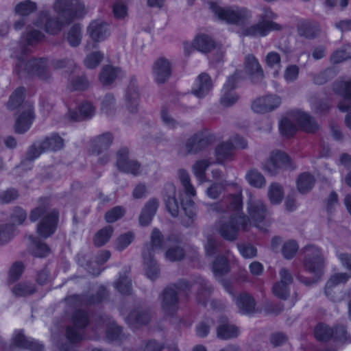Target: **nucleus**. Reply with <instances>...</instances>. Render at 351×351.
<instances>
[{
	"instance_id": "nucleus-59",
	"label": "nucleus",
	"mask_w": 351,
	"mask_h": 351,
	"mask_svg": "<svg viewBox=\"0 0 351 351\" xmlns=\"http://www.w3.org/2000/svg\"><path fill=\"white\" fill-rule=\"evenodd\" d=\"M184 256V249L178 245L169 247L165 252L166 258L172 262L181 261Z\"/></svg>"
},
{
	"instance_id": "nucleus-64",
	"label": "nucleus",
	"mask_w": 351,
	"mask_h": 351,
	"mask_svg": "<svg viewBox=\"0 0 351 351\" xmlns=\"http://www.w3.org/2000/svg\"><path fill=\"white\" fill-rule=\"evenodd\" d=\"M104 58L101 52L95 51L88 54L84 60V64L88 69H94L99 65Z\"/></svg>"
},
{
	"instance_id": "nucleus-9",
	"label": "nucleus",
	"mask_w": 351,
	"mask_h": 351,
	"mask_svg": "<svg viewBox=\"0 0 351 351\" xmlns=\"http://www.w3.org/2000/svg\"><path fill=\"white\" fill-rule=\"evenodd\" d=\"M210 211H213L219 214L227 213L231 215H239L243 213L242 210V197L241 194L231 195L221 200L208 204Z\"/></svg>"
},
{
	"instance_id": "nucleus-10",
	"label": "nucleus",
	"mask_w": 351,
	"mask_h": 351,
	"mask_svg": "<svg viewBox=\"0 0 351 351\" xmlns=\"http://www.w3.org/2000/svg\"><path fill=\"white\" fill-rule=\"evenodd\" d=\"M73 326L66 328L67 339L73 343L81 341L84 337V329L89 322L88 313L82 310H76L72 316Z\"/></svg>"
},
{
	"instance_id": "nucleus-48",
	"label": "nucleus",
	"mask_w": 351,
	"mask_h": 351,
	"mask_svg": "<svg viewBox=\"0 0 351 351\" xmlns=\"http://www.w3.org/2000/svg\"><path fill=\"white\" fill-rule=\"evenodd\" d=\"M82 26L80 24L73 25L69 30L66 36V40L69 45L75 47L80 45L82 41Z\"/></svg>"
},
{
	"instance_id": "nucleus-44",
	"label": "nucleus",
	"mask_w": 351,
	"mask_h": 351,
	"mask_svg": "<svg viewBox=\"0 0 351 351\" xmlns=\"http://www.w3.org/2000/svg\"><path fill=\"white\" fill-rule=\"evenodd\" d=\"M11 291L15 297H27L34 294L36 292V288L32 283L21 282L16 284Z\"/></svg>"
},
{
	"instance_id": "nucleus-54",
	"label": "nucleus",
	"mask_w": 351,
	"mask_h": 351,
	"mask_svg": "<svg viewBox=\"0 0 351 351\" xmlns=\"http://www.w3.org/2000/svg\"><path fill=\"white\" fill-rule=\"evenodd\" d=\"M246 179L251 186L256 188H262L266 183L264 176L255 169L250 170L246 174Z\"/></svg>"
},
{
	"instance_id": "nucleus-7",
	"label": "nucleus",
	"mask_w": 351,
	"mask_h": 351,
	"mask_svg": "<svg viewBox=\"0 0 351 351\" xmlns=\"http://www.w3.org/2000/svg\"><path fill=\"white\" fill-rule=\"evenodd\" d=\"M250 227L249 219L243 213L231 215L228 221L219 220L217 230L220 235L228 241H234L240 230H247Z\"/></svg>"
},
{
	"instance_id": "nucleus-53",
	"label": "nucleus",
	"mask_w": 351,
	"mask_h": 351,
	"mask_svg": "<svg viewBox=\"0 0 351 351\" xmlns=\"http://www.w3.org/2000/svg\"><path fill=\"white\" fill-rule=\"evenodd\" d=\"M213 271L215 276H222L229 271L228 260L223 256H218L213 264Z\"/></svg>"
},
{
	"instance_id": "nucleus-39",
	"label": "nucleus",
	"mask_w": 351,
	"mask_h": 351,
	"mask_svg": "<svg viewBox=\"0 0 351 351\" xmlns=\"http://www.w3.org/2000/svg\"><path fill=\"white\" fill-rule=\"evenodd\" d=\"M216 157L219 162L232 160L234 154V147L228 141L220 143L216 148Z\"/></svg>"
},
{
	"instance_id": "nucleus-38",
	"label": "nucleus",
	"mask_w": 351,
	"mask_h": 351,
	"mask_svg": "<svg viewBox=\"0 0 351 351\" xmlns=\"http://www.w3.org/2000/svg\"><path fill=\"white\" fill-rule=\"evenodd\" d=\"M215 47L214 40L208 36L200 34L195 37L193 47L202 53H208Z\"/></svg>"
},
{
	"instance_id": "nucleus-51",
	"label": "nucleus",
	"mask_w": 351,
	"mask_h": 351,
	"mask_svg": "<svg viewBox=\"0 0 351 351\" xmlns=\"http://www.w3.org/2000/svg\"><path fill=\"white\" fill-rule=\"evenodd\" d=\"M29 239L34 245L32 252L34 256L42 258L50 254L51 250L45 243L36 240L33 236H30Z\"/></svg>"
},
{
	"instance_id": "nucleus-17",
	"label": "nucleus",
	"mask_w": 351,
	"mask_h": 351,
	"mask_svg": "<svg viewBox=\"0 0 351 351\" xmlns=\"http://www.w3.org/2000/svg\"><path fill=\"white\" fill-rule=\"evenodd\" d=\"M239 73L236 72L228 78L222 88L220 104L224 107L234 104L239 99V96L233 91L239 79Z\"/></svg>"
},
{
	"instance_id": "nucleus-47",
	"label": "nucleus",
	"mask_w": 351,
	"mask_h": 351,
	"mask_svg": "<svg viewBox=\"0 0 351 351\" xmlns=\"http://www.w3.org/2000/svg\"><path fill=\"white\" fill-rule=\"evenodd\" d=\"M351 58V43L343 45L341 48L335 51L330 57L333 64H339Z\"/></svg>"
},
{
	"instance_id": "nucleus-15",
	"label": "nucleus",
	"mask_w": 351,
	"mask_h": 351,
	"mask_svg": "<svg viewBox=\"0 0 351 351\" xmlns=\"http://www.w3.org/2000/svg\"><path fill=\"white\" fill-rule=\"evenodd\" d=\"M350 278V276L347 273H338L332 276L326 284V295L334 302H341L343 295L341 291L335 290V287L340 283L347 282Z\"/></svg>"
},
{
	"instance_id": "nucleus-43",
	"label": "nucleus",
	"mask_w": 351,
	"mask_h": 351,
	"mask_svg": "<svg viewBox=\"0 0 351 351\" xmlns=\"http://www.w3.org/2000/svg\"><path fill=\"white\" fill-rule=\"evenodd\" d=\"M315 182V178L309 173H301L297 179V187L300 193L305 194L309 192Z\"/></svg>"
},
{
	"instance_id": "nucleus-24",
	"label": "nucleus",
	"mask_w": 351,
	"mask_h": 351,
	"mask_svg": "<svg viewBox=\"0 0 351 351\" xmlns=\"http://www.w3.org/2000/svg\"><path fill=\"white\" fill-rule=\"evenodd\" d=\"M87 32L95 43L101 42L110 35L107 23L99 20L92 21L87 28Z\"/></svg>"
},
{
	"instance_id": "nucleus-30",
	"label": "nucleus",
	"mask_w": 351,
	"mask_h": 351,
	"mask_svg": "<svg viewBox=\"0 0 351 351\" xmlns=\"http://www.w3.org/2000/svg\"><path fill=\"white\" fill-rule=\"evenodd\" d=\"M158 206L159 201L156 198H151L147 202L139 216V223L141 226H145L151 223Z\"/></svg>"
},
{
	"instance_id": "nucleus-41",
	"label": "nucleus",
	"mask_w": 351,
	"mask_h": 351,
	"mask_svg": "<svg viewBox=\"0 0 351 351\" xmlns=\"http://www.w3.org/2000/svg\"><path fill=\"white\" fill-rule=\"evenodd\" d=\"M197 283L199 285L197 301L198 303L205 306L210 298L213 287L205 279L202 278H199L197 280Z\"/></svg>"
},
{
	"instance_id": "nucleus-55",
	"label": "nucleus",
	"mask_w": 351,
	"mask_h": 351,
	"mask_svg": "<svg viewBox=\"0 0 351 351\" xmlns=\"http://www.w3.org/2000/svg\"><path fill=\"white\" fill-rule=\"evenodd\" d=\"M215 325V321L213 318L206 317L200 322L195 328L196 335L201 338L208 336L210 329Z\"/></svg>"
},
{
	"instance_id": "nucleus-13",
	"label": "nucleus",
	"mask_w": 351,
	"mask_h": 351,
	"mask_svg": "<svg viewBox=\"0 0 351 351\" xmlns=\"http://www.w3.org/2000/svg\"><path fill=\"white\" fill-rule=\"evenodd\" d=\"M210 143V138L204 132H198L187 139L184 147L179 150V154L186 156L187 154H197L206 148Z\"/></svg>"
},
{
	"instance_id": "nucleus-25",
	"label": "nucleus",
	"mask_w": 351,
	"mask_h": 351,
	"mask_svg": "<svg viewBox=\"0 0 351 351\" xmlns=\"http://www.w3.org/2000/svg\"><path fill=\"white\" fill-rule=\"evenodd\" d=\"M176 189L171 183L167 184L164 188L163 199L166 208L172 217H177L179 212V204L176 197Z\"/></svg>"
},
{
	"instance_id": "nucleus-18",
	"label": "nucleus",
	"mask_w": 351,
	"mask_h": 351,
	"mask_svg": "<svg viewBox=\"0 0 351 351\" xmlns=\"http://www.w3.org/2000/svg\"><path fill=\"white\" fill-rule=\"evenodd\" d=\"M240 333L239 328L230 324L226 317L221 316L219 317L216 328V335L218 339L221 340L233 339L237 338Z\"/></svg>"
},
{
	"instance_id": "nucleus-36",
	"label": "nucleus",
	"mask_w": 351,
	"mask_h": 351,
	"mask_svg": "<svg viewBox=\"0 0 351 351\" xmlns=\"http://www.w3.org/2000/svg\"><path fill=\"white\" fill-rule=\"evenodd\" d=\"M239 311L242 314H250L255 312L256 302L252 295L247 293L240 294L236 300Z\"/></svg>"
},
{
	"instance_id": "nucleus-35",
	"label": "nucleus",
	"mask_w": 351,
	"mask_h": 351,
	"mask_svg": "<svg viewBox=\"0 0 351 351\" xmlns=\"http://www.w3.org/2000/svg\"><path fill=\"white\" fill-rule=\"evenodd\" d=\"M113 136L110 132H105L95 137L92 141L93 152L99 154L106 151L112 145Z\"/></svg>"
},
{
	"instance_id": "nucleus-56",
	"label": "nucleus",
	"mask_w": 351,
	"mask_h": 351,
	"mask_svg": "<svg viewBox=\"0 0 351 351\" xmlns=\"http://www.w3.org/2000/svg\"><path fill=\"white\" fill-rule=\"evenodd\" d=\"M113 232L111 226H106L98 231L94 237V243L100 247L108 241Z\"/></svg>"
},
{
	"instance_id": "nucleus-26",
	"label": "nucleus",
	"mask_w": 351,
	"mask_h": 351,
	"mask_svg": "<svg viewBox=\"0 0 351 351\" xmlns=\"http://www.w3.org/2000/svg\"><path fill=\"white\" fill-rule=\"evenodd\" d=\"M139 93L136 80L132 79L125 93V106L132 113L136 112L139 104Z\"/></svg>"
},
{
	"instance_id": "nucleus-16",
	"label": "nucleus",
	"mask_w": 351,
	"mask_h": 351,
	"mask_svg": "<svg viewBox=\"0 0 351 351\" xmlns=\"http://www.w3.org/2000/svg\"><path fill=\"white\" fill-rule=\"evenodd\" d=\"M332 89L334 92L343 97L338 108L341 112L351 110V79L348 81L337 80L333 83Z\"/></svg>"
},
{
	"instance_id": "nucleus-33",
	"label": "nucleus",
	"mask_w": 351,
	"mask_h": 351,
	"mask_svg": "<svg viewBox=\"0 0 351 351\" xmlns=\"http://www.w3.org/2000/svg\"><path fill=\"white\" fill-rule=\"evenodd\" d=\"M41 143L43 150L46 152H58L64 147V140L58 133H52L45 136Z\"/></svg>"
},
{
	"instance_id": "nucleus-2",
	"label": "nucleus",
	"mask_w": 351,
	"mask_h": 351,
	"mask_svg": "<svg viewBox=\"0 0 351 351\" xmlns=\"http://www.w3.org/2000/svg\"><path fill=\"white\" fill-rule=\"evenodd\" d=\"M53 9L63 21L51 16L49 11L43 10L34 22L36 27L44 26L45 32L53 35L59 33L65 23L69 24L86 14L85 5L80 0H57Z\"/></svg>"
},
{
	"instance_id": "nucleus-62",
	"label": "nucleus",
	"mask_w": 351,
	"mask_h": 351,
	"mask_svg": "<svg viewBox=\"0 0 351 351\" xmlns=\"http://www.w3.org/2000/svg\"><path fill=\"white\" fill-rule=\"evenodd\" d=\"M44 152H46V151L43 150L41 141L34 143L28 148L26 152L25 160L33 161Z\"/></svg>"
},
{
	"instance_id": "nucleus-21",
	"label": "nucleus",
	"mask_w": 351,
	"mask_h": 351,
	"mask_svg": "<svg viewBox=\"0 0 351 351\" xmlns=\"http://www.w3.org/2000/svg\"><path fill=\"white\" fill-rule=\"evenodd\" d=\"M280 281L273 286V293L277 298L287 300L289 295V285L293 282V277L289 271L282 268L279 272Z\"/></svg>"
},
{
	"instance_id": "nucleus-40",
	"label": "nucleus",
	"mask_w": 351,
	"mask_h": 351,
	"mask_svg": "<svg viewBox=\"0 0 351 351\" xmlns=\"http://www.w3.org/2000/svg\"><path fill=\"white\" fill-rule=\"evenodd\" d=\"M121 70L111 65L104 66L99 74V80L104 85L111 84L120 75Z\"/></svg>"
},
{
	"instance_id": "nucleus-3",
	"label": "nucleus",
	"mask_w": 351,
	"mask_h": 351,
	"mask_svg": "<svg viewBox=\"0 0 351 351\" xmlns=\"http://www.w3.org/2000/svg\"><path fill=\"white\" fill-rule=\"evenodd\" d=\"M49 200L40 198V204L33 209L29 214V219L34 222L39 219L36 232L39 237L47 239L56 230L58 222V213L56 210H49Z\"/></svg>"
},
{
	"instance_id": "nucleus-34",
	"label": "nucleus",
	"mask_w": 351,
	"mask_h": 351,
	"mask_svg": "<svg viewBox=\"0 0 351 351\" xmlns=\"http://www.w3.org/2000/svg\"><path fill=\"white\" fill-rule=\"evenodd\" d=\"M142 256L145 274L147 278L152 280L158 278L160 269L156 261L154 258V256H152L150 254V252L147 250L145 252H142Z\"/></svg>"
},
{
	"instance_id": "nucleus-45",
	"label": "nucleus",
	"mask_w": 351,
	"mask_h": 351,
	"mask_svg": "<svg viewBox=\"0 0 351 351\" xmlns=\"http://www.w3.org/2000/svg\"><path fill=\"white\" fill-rule=\"evenodd\" d=\"M37 10V5L31 0L21 1L14 8V12L20 16L27 18Z\"/></svg>"
},
{
	"instance_id": "nucleus-1",
	"label": "nucleus",
	"mask_w": 351,
	"mask_h": 351,
	"mask_svg": "<svg viewBox=\"0 0 351 351\" xmlns=\"http://www.w3.org/2000/svg\"><path fill=\"white\" fill-rule=\"evenodd\" d=\"M44 34L36 29H29L23 34L19 44L20 53L16 55L17 62L14 72L19 77L37 75L42 80L50 78L51 73L49 69L48 60L46 58L25 59L24 56L31 53L29 47L34 46L43 40Z\"/></svg>"
},
{
	"instance_id": "nucleus-60",
	"label": "nucleus",
	"mask_w": 351,
	"mask_h": 351,
	"mask_svg": "<svg viewBox=\"0 0 351 351\" xmlns=\"http://www.w3.org/2000/svg\"><path fill=\"white\" fill-rule=\"evenodd\" d=\"M279 129L281 134L286 137L293 136L297 131L296 126L287 118L281 120Z\"/></svg>"
},
{
	"instance_id": "nucleus-22",
	"label": "nucleus",
	"mask_w": 351,
	"mask_h": 351,
	"mask_svg": "<svg viewBox=\"0 0 351 351\" xmlns=\"http://www.w3.org/2000/svg\"><path fill=\"white\" fill-rule=\"evenodd\" d=\"M244 69L253 83H261L263 81V70L254 56L249 54L245 57Z\"/></svg>"
},
{
	"instance_id": "nucleus-50",
	"label": "nucleus",
	"mask_w": 351,
	"mask_h": 351,
	"mask_svg": "<svg viewBox=\"0 0 351 351\" xmlns=\"http://www.w3.org/2000/svg\"><path fill=\"white\" fill-rule=\"evenodd\" d=\"M181 204L185 215L188 217L186 221L185 218H183L182 223L184 226H189L192 223L195 216V203L191 199H189L186 202L182 200Z\"/></svg>"
},
{
	"instance_id": "nucleus-58",
	"label": "nucleus",
	"mask_w": 351,
	"mask_h": 351,
	"mask_svg": "<svg viewBox=\"0 0 351 351\" xmlns=\"http://www.w3.org/2000/svg\"><path fill=\"white\" fill-rule=\"evenodd\" d=\"M268 196L272 204H279L284 196L282 187L277 183H272L269 187Z\"/></svg>"
},
{
	"instance_id": "nucleus-27",
	"label": "nucleus",
	"mask_w": 351,
	"mask_h": 351,
	"mask_svg": "<svg viewBox=\"0 0 351 351\" xmlns=\"http://www.w3.org/2000/svg\"><path fill=\"white\" fill-rule=\"evenodd\" d=\"M151 317L152 314L149 309L138 307L129 313L125 320L129 325L137 326L148 324Z\"/></svg>"
},
{
	"instance_id": "nucleus-61",
	"label": "nucleus",
	"mask_w": 351,
	"mask_h": 351,
	"mask_svg": "<svg viewBox=\"0 0 351 351\" xmlns=\"http://www.w3.org/2000/svg\"><path fill=\"white\" fill-rule=\"evenodd\" d=\"M298 250V245L293 240H289L284 243L282 247V254L286 259H291Z\"/></svg>"
},
{
	"instance_id": "nucleus-8",
	"label": "nucleus",
	"mask_w": 351,
	"mask_h": 351,
	"mask_svg": "<svg viewBox=\"0 0 351 351\" xmlns=\"http://www.w3.org/2000/svg\"><path fill=\"white\" fill-rule=\"evenodd\" d=\"M304 252L303 264L305 269L316 277H320L324 267V258L321 250L313 245H310L304 248Z\"/></svg>"
},
{
	"instance_id": "nucleus-52",
	"label": "nucleus",
	"mask_w": 351,
	"mask_h": 351,
	"mask_svg": "<svg viewBox=\"0 0 351 351\" xmlns=\"http://www.w3.org/2000/svg\"><path fill=\"white\" fill-rule=\"evenodd\" d=\"M114 287L123 295H130L132 293L131 280L125 274H119V278L115 282Z\"/></svg>"
},
{
	"instance_id": "nucleus-6",
	"label": "nucleus",
	"mask_w": 351,
	"mask_h": 351,
	"mask_svg": "<svg viewBox=\"0 0 351 351\" xmlns=\"http://www.w3.org/2000/svg\"><path fill=\"white\" fill-rule=\"evenodd\" d=\"M210 8L220 20L228 24L243 25L252 18V12L245 7L222 8L214 3H210Z\"/></svg>"
},
{
	"instance_id": "nucleus-20",
	"label": "nucleus",
	"mask_w": 351,
	"mask_h": 351,
	"mask_svg": "<svg viewBox=\"0 0 351 351\" xmlns=\"http://www.w3.org/2000/svg\"><path fill=\"white\" fill-rule=\"evenodd\" d=\"M280 29V25L272 21H260L245 29L242 32L244 36L262 37L265 36L270 31Z\"/></svg>"
},
{
	"instance_id": "nucleus-42",
	"label": "nucleus",
	"mask_w": 351,
	"mask_h": 351,
	"mask_svg": "<svg viewBox=\"0 0 351 351\" xmlns=\"http://www.w3.org/2000/svg\"><path fill=\"white\" fill-rule=\"evenodd\" d=\"M295 118L300 127L308 132H314L318 129V125L314 119L305 112H297Z\"/></svg>"
},
{
	"instance_id": "nucleus-46",
	"label": "nucleus",
	"mask_w": 351,
	"mask_h": 351,
	"mask_svg": "<svg viewBox=\"0 0 351 351\" xmlns=\"http://www.w3.org/2000/svg\"><path fill=\"white\" fill-rule=\"evenodd\" d=\"M314 335L318 341L326 342L333 338L334 330L329 326L321 323L315 327Z\"/></svg>"
},
{
	"instance_id": "nucleus-12",
	"label": "nucleus",
	"mask_w": 351,
	"mask_h": 351,
	"mask_svg": "<svg viewBox=\"0 0 351 351\" xmlns=\"http://www.w3.org/2000/svg\"><path fill=\"white\" fill-rule=\"evenodd\" d=\"M106 295V289L101 287L95 296L89 297L86 295L74 294L66 298L65 302L69 308H77L84 306L101 302Z\"/></svg>"
},
{
	"instance_id": "nucleus-57",
	"label": "nucleus",
	"mask_w": 351,
	"mask_h": 351,
	"mask_svg": "<svg viewBox=\"0 0 351 351\" xmlns=\"http://www.w3.org/2000/svg\"><path fill=\"white\" fill-rule=\"evenodd\" d=\"M210 163L208 160H201L197 161L193 166V171L196 178L201 182L205 181L206 171Z\"/></svg>"
},
{
	"instance_id": "nucleus-23",
	"label": "nucleus",
	"mask_w": 351,
	"mask_h": 351,
	"mask_svg": "<svg viewBox=\"0 0 351 351\" xmlns=\"http://www.w3.org/2000/svg\"><path fill=\"white\" fill-rule=\"evenodd\" d=\"M280 103L281 99L278 96L267 95L254 100L252 108L255 112L265 113L278 107Z\"/></svg>"
},
{
	"instance_id": "nucleus-32",
	"label": "nucleus",
	"mask_w": 351,
	"mask_h": 351,
	"mask_svg": "<svg viewBox=\"0 0 351 351\" xmlns=\"http://www.w3.org/2000/svg\"><path fill=\"white\" fill-rule=\"evenodd\" d=\"M298 34L308 39H313L318 36L321 32L320 25L315 21H304L298 27Z\"/></svg>"
},
{
	"instance_id": "nucleus-63",
	"label": "nucleus",
	"mask_w": 351,
	"mask_h": 351,
	"mask_svg": "<svg viewBox=\"0 0 351 351\" xmlns=\"http://www.w3.org/2000/svg\"><path fill=\"white\" fill-rule=\"evenodd\" d=\"M124 214V208L120 206H117L106 212L105 214V219L108 223H114L121 219Z\"/></svg>"
},
{
	"instance_id": "nucleus-19",
	"label": "nucleus",
	"mask_w": 351,
	"mask_h": 351,
	"mask_svg": "<svg viewBox=\"0 0 351 351\" xmlns=\"http://www.w3.org/2000/svg\"><path fill=\"white\" fill-rule=\"evenodd\" d=\"M152 73L156 83L160 84L165 83L171 75L170 62L165 58L157 59L153 64Z\"/></svg>"
},
{
	"instance_id": "nucleus-4",
	"label": "nucleus",
	"mask_w": 351,
	"mask_h": 351,
	"mask_svg": "<svg viewBox=\"0 0 351 351\" xmlns=\"http://www.w3.org/2000/svg\"><path fill=\"white\" fill-rule=\"evenodd\" d=\"M25 95V88L19 87L10 96L6 104L7 108L10 110H15L22 105V111L16 119L14 127L15 133L20 134H24L30 128L35 118L32 104L29 102L23 104Z\"/></svg>"
},
{
	"instance_id": "nucleus-28",
	"label": "nucleus",
	"mask_w": 351,
	"mask_h": 351,
	"mask_svg": "<svg viewBox=\"0 0 351 351\" xmlns=\"http://www.w3.org/2000/svg\"><path fill=\"white\" fill-rule=\"evenodd\" d=\"M95 112V108L92 103L84 101L78 106L77 110H70L69 117L72 121H82L92 118Z\"/></svg>"
},
{
	"instance_id": "nucleus-14",
	"label": "nucleus",
	"mask_w": 351,
	"mask_h": 351,
	"mask_svg": "<svg viewBox=\"0 0 351 351\" xmlns=\"http://www.w3.org/2000/svg\"><path fill=\"white\" fill-rule=\"evenodd\" d=\"M129 149L122 147L117 153V167L121 171L130 173L134 176L141 173V164L135 160L128 158Z\"/></svg>"
},
{
	"instance_id": "nucleus-11",
	"label": "nucleus",
	"mask_w": 351,
	"mask_h": 351,
	"mask_svg": "<svg viewBox=\"0 0 351 351\" xmlns=\"http://www.w3.org/2000/svg\"><path fill=\"white\" fill-rule=\"evenodd\" d=\"M247 216L250 224L258 226L260 223L263 222L269 215V212L265 203L260 199L250 197L247 202Z\"/></svg>"
},
{
	"instance_id": "nucleus-31",
	"label": "nucleus",
	"mask_w": 351,
	"mask_h": 351,
	"mask_svg": "<svg viewBox=\"0 0 351 351\" xmlns=\"http://www.w3.org/2000/svg\"><path fill=\"white\" fill-rule=\"evenodd\" d=\"M13 345L17 348L29 349L31 351H44V346L38 342L26 338L21 332H16L13 337Z\"/></svg>"
},
{
	"instance_id": "nucleus-29",
	"label": "nucleus",
	"mask_w": 351,
	"mask_h": 351,
	"mask_svg": "<svg viewBox=\"0 0 351 351\" xmlns=\"http://www.w3.org/2000/svg\"><path fill=\"white\" fill-rule=\"evenodd\" d=\"M213 82L208 74L202 73L195 80V84L192 93L198 98H203L211 90Z\"/></svg>"
},
{
	"instance_id": "nucleus-49",
	"label": "nucleus",
	"mask_w": 351,
	"mask_h": 351,
	"mask_svg": "<svg viewBox=\"0 0 351 351\" xmlns=\"http://www.w3.org/2000/svg\"><path fill=\"white\" fill-rule=\"evenodd\" d=\"M178 176L186 195L189 197L195 196L196 191L191 183V179L188 172L184 169H180L178 171Z\"/></svg>"
},
{
	"instance_id": "nucleus-37",
	"label": "nucleus",
	"mask_w": 351,
	"mask_h": 351,
	"mask_svg": "<svg viewBox=\"0 0 351 351\" xmlns=\"http://www.w3.org/2000/svg\"><path fill=\"white\" fill-rule=\"evenodd\" d=\"M165 240L163 235L158 228H154L150 236V243L145 245L143 252L149 250L150 254L154 256V251L163 249Z\"/></svg>"
},
{
	"instance_id": "nucleus-5",
	"label": "nucleus",
	"mask_w": 351,
	"mask_h": 351,
	"mask_svg": "<svg viewBox=\"0 0 351 351\" xmlns=\"http://www.w3.org/2000/svg\"><path fill=\"white\" fill-rule=\"evenodd\" d=\"M191 288V285L184 280L165 287L160 296L161 308L164 313L169 316L174 315L179 309L178 295L184 293L187 296Z\"/></svg>"
}]
</instances>
